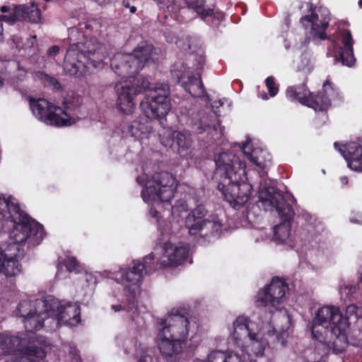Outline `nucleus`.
<instances>
[{
  "label": "nucleus",
  "instance_id": "f257e3e1",
  "mask_svg": "<svg viewBox=\"0 0 362 362\" xmlns=\"http://www.w3.org/2000/svg\"><path fill=\"white\" fill-rule=\"evenodd\" d=\"M122 80L115 85L117 95V108L123 114L131 115L135 110L134 100L141 92L145 98L140 107L146 117L161 119L166 117L172 108L170 87L165 81L151 83L140 75L122 77Z\"/></svg>",
  "mask_w": 362,
  "mask_h": 362
},
{
  "label": "nucleus",
  "instance_id": "f03ea898",
  "mask_svg": "<svg viewBox=\"0 0 362 362\" xmlns=\"http://www.w3.org/2000/svg\"><path fill=\"white\" fill-rule=\"evenodd\" d=\"M281 319L284 325L279 327L277 331L272 324L271 313L266 314L265 320L261 321L259 326L245 316H239L230 329L228 344L231 348H240L249 356L252 354L262 355L269 341H280L284 346L288 336L287 329L290 319L286 313L281 314Z\"/></svg>",
  "mask_w": 362,
  "mask_h": 362
},
{
  "label": "nucleus",
  "instance_id": "7ed1b4c3",
  "mask_svg": "<svg viewBox=\"0 0 362 362\" xmlns=\"http://www.w3.org/2000/svg\"><path fill=\"white\" fill-rule=\"evenodd\" d=\"M214 160L216 174L220 175L218 190L233 208L243 206L252 189L246 177L245 163L233 152H222Z\"/></svg>",
  "mask_w": 362,
  "mask_h": 362
},
{
  "label": "nucleus",
  "instance_id": "20e7f679",
  "mask_svg": "<svg viewBox=\"0 0 362 362\" xmlns=\"http://www.w3.org/2000/svg\"><path fill=\"white\" fill-rule=\"evenodd\" d=\"M188 252L187 245L166 243L163 245V254L160 257H156L152 252L145 256L142 260L133 261L129 271L120 272V279L124 284L125 289L135 296L146 275L160 268L181 264L187 259Z\"/></svg>",
  "mask_w": 362,
  "mask_h": 362
},
{
  "label": "nucleus",
  "instance_id": "39448f33",
  "mask_svg": "<svg viewBox=\"0 0 362 362\" xmlns=\"http://www.w3.org/2000/svg\"><path fill=\"white\" fill-rule=\"evenodd\" d=\"M80 33L76 28L69 30V47L64 57V69L71 76L81 77L90 67H100L107 56L106 48L96 38L77 42Z\"/></svg>",
  "mask_w": 362,
  "mask_h": 362
},
{
  "label": "nucleus",
  "instance_id": "423d86ee",
  "mask_svg": "<svg viewBox=\"0 0 362 362\" xmlns=\"http://www.w3.org/2000/svg\"><path fill=\"white\" fill-rule=\"evenodd\" d=\"M0 218L13 223L10 238L14 244L21 245L28 242L29 245L35 246L45 236L43 226L21 210L11 197L8 199L0 197Z\"/></svg>",
  "mask_w": 362,
  "mask_h": 362
},
{
  "label": "nucleus",
  "instance_id": "0eeeda50",
  "mask_svg": "<svg viewBox=\"0 0 362 362\" xmlns=\"http://www.w3.org/2000/svg\"><path fill=\"white\" fill-rule=\"evenodd\" d=\"M259 199L265 210L276 209L284 223L273 229L272 240L276 243H287L291 236V220L294 211L291 206L286 203L285 197L274 187L264 179L259 187Z\"/></svg>",
  "mask_w": 362,
  "mask_h": 362
},
{
  "label": "nucleus",
  "instance_id": "6e6552de",
  "mask_svg": "<svg viewBox=\"0 0 362 362\" xmlns=\"http://www.w3.org/2000/svg\"><path fill=\"white\" fill-rule=\"evenodd\" d=\"M176 187L175 179L167 172L156 173L146 182L145 189L141 191V197L144 202L152 206L150 213L158 222L160 221V213L157 208L172 199Z\"/></svg>",
  "mask_w": 362,
  "mask_h": 362
},
{
  "label": "nucleus",
  "instance_id": "1a4fd4ad",
  "mask_svg": "<svg viewBox=\"0 0 362 362\" xmlns=\"http://www.w3.org/2000/svg\"><path fill=\"white\" fill-rule=\"evenodd\" d=\"M37 307L45 308L48 315L47 329L54 330L62 325L75 327L81 322L80 306L76 303L59 300L52 296H47L45 300L37 302Z\"/></svg>",
  "mask_w": 362,
  "mask_h": 362
},
{
  "label": "nucleus",
  "instance_id": "9d476101",
  "mask_svg": "<svg viewBox=\"0 0 362 362\" xmlns=\"http://www.w3.org/2000/svg\"><path fill=\"white\" fill-rule=\"evenodd\" d=\"M349 326V322L344 318L338 308L324 306L316 312L312 322L311 332L313 338L323 343L329 334L338 337Z\"/></svg>",
  "mask_w": 362,
  "mask_h": 362
},
{
  "label": "nucleus",
  "instance_id": "9b49d317",
  "mask_svg": "<svg viewBox=\"0 0 362 362\" xmlns=\"http://www.w3.org/2000/svg\"><path fill=\"white\" fill-rule=\"evenodd\" d=\"M33 115L44 123L56 127L69 126L77 120L76 106L65 102L64 107L56 106L45 99L30 100Z\"/></svg>",
  "mask_w": 362,
  "mask_h": 362
},
{
  "label": "nucleus",
  "instance_id": "f8f14e48",
  "mask_svg": "<svg viewBox=\"0 0 362 362\" xmlns=\"http://www.w3.org/2000/svg\"><path fill=\"white\" fill-rule=\"evenodd\" d=\"M336 94V90L329 81L324 83L322 92L316 95L307 89L305 81L300 86L288 87L286 91V97L290 100H298L303 105L321 112L327 110L331 105V98H334Z\"/></svg>",
  "mask_w": 362,
  "mask_h": 362
},
{
  "label": "nucleus",
  "instance_id": "ddd939ff",
  "mask_svg": "<svg viewBox=\"0 0 362 362\" xmlns=\"http://www.w3.org/2000/svg\"><path fill=\"white\" fill-rule=\"evenodd\" d=\"M153 47L146 42H142L134 49L133 54H116L111 59V68L121 77L134 76L148 61Z\"/></svg>",
  "mask_w": 362,
  "mask_h": 362
},
{
  "label": "nucleus",
  "instance_id": "4468645a",
  "mask_svg": "<svg viewBox=\"0 0 362 362\" xmlns=\"http://www.w3.org/2000/svg\"><path fill=\"white\" fill-rule=\"evenodd\" d=\"M196 324L185 315L172 311L158 320L157 331L186 344L191 332H194Z\"/></svg>",
  "mask_w": 362,
  "mask_h": 362
},
{
  "label": "nucleus",
  "instance_id": "2eb2a0df",
  "mask_svg": "<svg viewBox=\"0 0 362 362\" xmlns=\"http://www.w3.org/2000/svg\"><path fill=\"white\" fill-rule=\"evenodd\" d=\"M207 211L202 205H198L185 218V227L191 235L206 238L210 235H218L222 224L219 221L205 218Z\"/></svg>",
  "mask_w": 362,
  "mask_h": 362
},
{
  "label": "nucleus",
  "instance_id": "dca6fc26",
  "mask_svg": "<svg viewBox=\"0 0 362 362\" xmlns=\"http://www.w3.org/2000/svg\"><path fill=\"white\" fill-rule=\"evenodd\" d=\"M171 74L192 96L203 97L205 102H209V96L205 93L200 76H194L184 64L175 63L171 69Z\"/></svg>",
  "mask_w": 362,
  "mask_h": 362
},
{
  "label": "nucleus",
  "instance_id": "f3484780",
  "mask_svg": "<svg viewBox=\"0 0 362 362\" xmlns=\"http://www.w3.org/2000/svg\"><path fill=\"white\" fill-rule=\"evenodd\" d=\"M288 286L279 279H273L264 288L259 291L257 303L259 305L278 310L286 299Z\"/></svg>",
  "mask_w": 362,
  "mask_h": 362
},
{
  "label": "nucleus",
  "instance_id": "a211bd4d",
  "mask_svg": "<svg viewBox=\"0 0 362 362\" xmlns=\"http://www.w3.org/2000/svg\"><path fill=\"white\" fill-rule=\"evenodd\" d=\"M309 9L311 14L300 18V22L305 28L310 29L309 38L320 40L326 39L325 30L329 21V11L326 8L320 7L315 12L313 9L312 5H310Z\"/></svg>",
  "mask_w": 362,
  "mask_h": 362
},
{
  "label": "nucleus",
  "instance_id": "6ab92c4d",
  "mask_svg": "<svg viewBox=\"0 0 362 362\" xmlns=\"http://www.w3.org/2000/svg\"><path fill=\"white\" fill-rule=\"evenodd\" d=\"M48 317H50V315H48L45 309H43L41 313H35L23 320L28 337V339L25 337L21 338L20 345L23 347L21 350H28L30 346H38L35 344L36 336L34 332L43 327L47 329V319Z\"/></svg>",
  "mask_w": 362,
  "mask_h": 362
},
{
  "label": "nucleus",
  "instance_id": "aec40b11",
  "mask_svg": "<svg viewBox=\"0 0 362 362\" xmlns=\"http://www.w3.org/2000/svg\"><path fill=\"white\" fill-rule=\"evenodd\" d=\"M156 343L161 357L168 361L175 360L186 344L160 331H157Z\"/></svg>",
  "mask_w": 362,
  "mask_h": 362
},
{
  "label": "nucleus",
  "instance_id": "412c9836",
  "mask_svg": "<svg viewBox=\"0 0 362 362\" xmlns=\"http://www.w3.org/2000/svg\"><path fill=\"white\" fill-rule=\"evenodd\" d=\"M241 151L247 158L256 166L264 169L272 163L270 153L251 140L240 146Z\"/></svg>",
  "mask_w": 362,
  "mask_h": 362
},
{
  "label": "nucleus",
  "instance_id": "4be33fe9",
  "mask_svg": "<svg viewBox=\"0 0 362 362\" xmlns=\"http://www.w3.org/2000/svg\"><path fill=\"white\" fill-rule=\"evenodd\" d=\"M130 269L131 266L127 268H119V269L117 271L105 270L102 273L103 276L114 279L116 282L121 284L124 287V291L127 300V305H112L111 309L115 312H119L123 310H127L128 312L134 313L136 311V298L140 293L141 288L139 289L138 293L135 296H133V295H132L129 291L125 289L124 284L122 281V279H120V272L122 271H129Z\"/></svg>",
  "mask_w": 362,
  "mask_h": 362
},
{
  "label": "nucleus",
  "instance_id": "5701e85b",
  "mask_svg": "<svg viewBox=\"0 0 362 362\" xmlns=\"http://www.w3.org/2000/svg\"><path fill=\"white\" fill-rule=\"evenodd\" d=\"M334 147L342 154L347 162L348 167L352 170L362 172V146L355 142H351L344 146V148H337L338 144L334 143Z\"/></svg>",
  "mask_w": 362,
  "mask_h": 362
},
{
  "label": "nucleus",
  "instance_id": "b1692460",
  "mask_svg": "<svg viewBox=\"0 0 362 362\" xmlns=\"http://www.w3.org/2000/svg\"><path fill=\"white\" fill-rule=\"evenodd\" d=\"M40 11L34 3L15 6L13 8V21H25L36 23L40 21Z\"/></svg>",
  "mask_w": 362,
  "mask_h": 362
},
{
  "label": "nucleus",
  "instance_id": "393cba45",
  "mask_svg": "<svg viewBox=\"0 0 362 362\" xmlns=\"http://www.w3.org/2000/svg\"><path fill=\"white\" fill-rule=\"evenodd\" d=\"M343 48H340L339 59L344 65L351 66L355 62L353 51V39L349 30H343L340 33Z\"/></svg>",
  "mask_w": 362,
  "mask_h": 362
},
{
  "label": "nucleus",
  "instance_id": "a878e982",
  "mask_svg": "<svg viewBox=\"0 0 362 362\" xmlns=\"http://www.w3.org/2000/svg\"><path fill=\"white\" fill-rule=\"evenodd\" d=\"M148 119V117L139 118L133 121L127 127L129 135L138 140L148 138L153 127Z\"/></svg>",
  "mask_w": 362,
  "mask_h": 362
},
{
  "label": "nucleus",
  "instance_id": "bb28decb",
  "mask_svg": "<svg viewBox=\"0 0 362 362\" xmlns=\"http://www.w3.org/2000/svg\"><path fill=\"white\" fill-rule=\"evenodd\" d=\"M223 100H215L211 103V110L207 115H203L200 117V125L198 128L199 134H202L204 132L209 131L213 129L216 130V124H218V115L214 110L215 108H218L223 104Z\"/></svg>",
  "mask_w": 362,
  "mask_h": 362
},
{
  "label": "nucleus",
  "instance_id": "cd10ccee",
  "mask_svg": "<svg viewBox=\"0 0 362 362\" xmlns=\"http://www.w3.org/2000/svg\"><path fill=\"white\" fill-rule=\"evenodd\" d=\"M194 362H245V360L242 355L235 351L214 350L208 355L206 361L197 360Z\"/></svg>",
  "mask_w": 362,
  "mask_h": 362
},
{
  "label": "nucleus",
  "instance_id": "c85d7f7f",
  "mask_svg": "<svg viewBox=\"0 0 362 362\" xmlns=\"http://www.w3.org/2000/svg\"><path fill=\"white\" fill-rule=\"evenodd\" d=\"M181 6L186 7L189 10H192L202 19L213 15V8L206 6L204 0H180Z\"/></svg>",
  "mask_w": 362,
  "mask_h": 362
},
{
  "label": "nucleus",
  "instance_id": "c756f323",
  "mask_svg": "<svg viewBox=\"0 0 362 362\" xmlns=\"http://www.w3.org/2000/svg\"><path fill=\"white\" fill-rule=\"evenodd\" d=\"M175 142L180 156L187 158L192 153V139L190 134L185 132H176Z\"/></svg>",
  "mask_w": 362,
  "mask_h": 362
},
{
  "label": "nucleus",
  "instance_id": "7c9ffc66",
  "mask_svg": "<svg viewBox=\"0 0 362 362\" xmlns=\"http://www.w3.org/2000/svg\"><path fill=\"white\" fill-rule=\"evenodd\" d=\"M39 300H45V299H37L35 301H32L30 300H22L17 308L18 315L23 320H25L26 317H28L31 315L35 313L42 312L44 308H38L37 307V302Z\"/></svg>",
  "mask_w": 362,
  "mask_h": 362
},
{
  "label": "nucleus",
  "instance_id": "2f4dec72",
  "mask_svg": "<svg viewBox=\"0 0 362 362\" xmlns=\"http://www.w3.org/2000/svg\"><path fill=\"white\" fill-rule=\"evenodd\" d=\"M21 272V265L16 257H5V263L2 265L0 274H4L7 276H13Z\"/></svg>",
  "mask_w": 362,
  "mask_h": 362
},
{
  "label": "nucleus",
  "instance_id": "473e14b6",
  "mask_svg": "<svg viewBox=\"0 0 362 362\" xmlns=\"http://www.w3.org/2000/svg\"><path fill=\"white\" fill-rule=\"evenodd\" d=\"M137 362H158L153 348L140 344L136 349Z\"/></svg>",
  "mask_w": 362,
  "mask_h": 362
},
{
  "label": "nucleus",
  "instance_id": "72a5a7b5",
  "mask_svg": "<svg viewBox=\"0 0 362 362\" xmlns=\"http://www.w3.org/2000/svg\"><path fill=\"white\" fill-rule=\"evenodd\" d=\"M297 71L301 72L305 79L313 69V61L308 54H303L300 56L297 64Z\"/></svg>",
  "mask_w": 362,
  "mask_h": 362
},
{
  "label": "nucleus",
  "instance_id": "f704fd0d",
  "mask_svg": "<svg viewBox=\"0 0 362 362\" xmlns=\"http://www.w3.org/2000/svg\"><path fill=\"white\" fill-rule=\"evenodd\" d=\"M176 132H173L170 129H164L163 132L160 134V141L161 144L165 147H171L175 141Z\"/></svg>",
  "mask_w": 362,
  "mask_h": 362
},
{
  "label": "nucleus",
  "instance_id": "c9c22d12",
  "mask_svg": "<svg viewBox=\"0 0 362 362\" xmlns=\"http://www.w3.org/2000/svg\"><path fill=\"white\" fill-rule=\"evenodd\" d=\"M64 265L69 272L78 273L82 271V266L76 260V257L67 256L64 261Z\"/></svg>",
  "mask_w": 362,
  "mask_h": 362
},
{
  "label": "nucleus",
  "instance_id": "e433bc0d",
  "mask_svg": "<svg viewBox=\"0 0 362 362\" xmlns=\"http://www.w3.org/2000/svg\"><path fill=\"white\" fill-rule=\"evenodd\" d=\"M188 208V205L185 200H178L172 206V214L174 216H180L182 213L187 212Z\"/></svg>",
  "mask_w": 362,
  "mask_h": 362
},
{
  "label": "nucleus",
  "instance_id": "4c0bfd02",
  "mask_svg": "<svg viewBox=\"0 0 362 362\" xmlns=\"http://www.w3.org/2000/svg\"><path fill=\"white\" fill-rule=\"evenodd\" d=\"M82 281L86 283V286L90 290L94 289L98 283L96 277L92 273L88 272L83 274Z\"/></svg>",
  "mask_w": 362,
  "mask_h": 362
},
{
  "label": "nucleus",
  "instance_id": "58836bf2",
  "mask_svg": "<svg viewBox=\"0 0 362 362\" xmlns=\"http://www.w3.org/2000/svg\"><path fill=\"white\" fill-rule=\"evenodd\" d=\"M72 28L78 29V31L80 33L79 35L76 36V37L78 38L77 39V42H84L86 39L87 40H90L91 38V37H88L85 35H83L81 33V30H82L83 28H86V30H92L93 28H92V25L91 24L88 23H80L78 28H77V27H72V28H69L68 29V33H69V30L72 29Z\"/></svg>",
  "mask_w": 362,
  "mask_h": 362
},
{
  "label": "nucleus",
  "instance_id": "ea45409f",
  "mask_svg": "<svg viewBox=\"0 0 362 362\" xmlns=\"http://www.w3.org/2000/svg\"><path fill=\"white\" fill-rule=\"evenodd\" d=\"M265 83L268 88L270 96L274 97L279 91V88L275 83L274 78L273 76L267 77L265 80Z\"/></svg>",
  "mask_w": 362,
  "mask_h": 362
},
{
  "label": "nucleus",
  "instance_id": "a19ab883",
  "mask_svg": "<svg viewBox=\"0 0 362 362\" xmlns=\"http://www.w3.org/2000/svg\"><path fill=\"white\" fill-rule=\"evenodd\" d=\"M252 235L256 238V242L265 241L268 240H272L271 233H268L264 230H255L252 232Z\"/></svg>",
  "mask_w": 362,
  "mask_h": 362
},
{
  "label": "nucleus",
  "instance_id": "79ce46f5",
  "mask_svg": "<svg viewBox=\"0 0 362 362\" xmlns=\"http://www.w3.org/2000/svg\"><path fill=\"white\" fill-rule=\"evenodd\" d=\"M359 309L355 305H350L347 306L346 309V318L347 322H349V320L351 318L357 319L358 318V312Z\"/></svg>",
  "mask_w": 362,
  "mask_h": 362
},
{
  "label": "nucleus",
  "instance_id": "37998d69",
  "mask_svg": "<svg viewBox=\"0 0 362 362\" xmlns=\"http://www.w3.org/2000/svg\"><path fill=\"white\" fill-rule=\"evenodd\" d=\"M326 356L321 354H315L310 352L307 355V360L308 362H325Z\"/></svg>",
  "mask_w": 362,
  "mask_h": 362
},
{
  "label": "nucleus",
  "instance_id": "c03bdc74",
  "mask_svg": "<svg viewBox=\"0 0 362 362\" xmlns=\"http://www.w3.org/2000/svg\"><path fill=\"white\" fill-rule=\"evenodd\" d=\"M69 353L70 356L71 357V358L74 361H75L76 362L78 361L79 356H78L77 350L76 349V348L74 346H73L71 345L69 346Z\"/></svg>",
  "mask_w": 362,
  "mask_h": 362
},
{
  "label": "nucleus",
  "instance_id": "a18cd8bd",
  "mask_svg": "<svg viewBox=\"0 0 362 362\" xmlns=\"http://www.w3.org/2000/svg\"><path fill=\"white\" fill-rule=\"evenodd\" d=\"M159 225L160 227L161 233L163 234H170V233L175 232L176 229L173 228V226L172 225L170 227H167V228L161 227V225L160 223H159Z\"/></svg>",
  "mask_w": 362,
  "mask_h": 362
},
{
  "label": "nucleus",
  "instance_id": "49530a36",
  "mask_svg": "<svg viewBox=\"0 0 362 362\" xmlns=\"http://www.w3.org/2000/svg\"><path fill=\"white\" fill-rule=\"evenodd\" d=\"M59 52V47L58 46H52L47 50V54L50 57L55 56Z\"/></svg>",
  "mask_w": 362,
  "mask_h": 362
},
{
  "label": "nucleus",
  "instance_id": "de8ad7c7",
  "mask_svg": "<svg viewBox=\"0 0 362 362\" xmlns=\"http://www.w3.org/2000/svg\"><path fill=\"white\" fill-rule=\"evenodd\" d=\"M350 221L352 223L362 225V214H358L356 216H351Z\"/></svg>",
  "mask_w": 362,
  "mask_h": 362
},
{
  "label": "nucleus",
  "instance_id": "09e8293b",
  "mask_svg": "<svg viewBox=\"0 0 362 362\" xmlns=\"http://www.w3.org/2000/svg\"><path fill=\"white\" fill-rule=\"evenodd\" d=\"M340 182H341V185H347L348 182H349L348 177H346V176L341 177H340Z\"/></svg>",
  "mask_w": 362,
  "mask_h": 362
},
{
  "label": "nucleus",
  "instance_id": "8fccbe9b",
  "mask_svg": "<svg viewBox=\"0 0 362 362\" xmlns=\"http://www.w3.org/2000/svg\"><path fill=\"white\" fill-rule=\"evenodd\" d=\"M204 59L202 58V57H199V68H202L203 64H204Z\"/></svg>",
  "mask_w": 362,
  "mask_h": 362
},
{
  "label": "nucleus",
  "instance_id": "3c124183",
  "mask_svg": "<svg viewBox=\"0 0 362 362\" xmlns=\"http://www.w3.org/2000/svg\"><path fill=\"white\" fill-rule=\"evenodd\" d=\"M122 4L126 8H129L130 7V4H129L128 0H123Z\"/></svg>",
  "mask_w": 362,
  "mask_h": 362
},
{
  "label": "nucleus",
  "instance_id": "603ef678",
  "mask_svg": "<svg viewBox=\"0 0 362 362\" xmlns=\"http://www.w3.org/2000/svg\"><path fill=\"white\" fill-rule=\"evenodd\" d=\"M0 11L2 12V13H5L6 11H8V8L6 6H1L0 8Z\"/></svg>",
  "mask_w": 362,
  "mask_h": 362
},
{
  "label": "nucleus",
  "instance_id": "864d4df0",
  "mask_svg": "<svg viewBox=\"0 0 362 362\" xmlns=\"http://www.w3.org/2000/svg\"><path fill=\"white\" fill-rule=\"evenodd\" d=\"M129 9L132 13H134L136 11V8L134 6H130Z\"/></svg>",
  "mask_w": 362,
  "mask_h": 362
},
{
  "label": "nucleus",
  "instance_id": "5fc2aeb1",
  "mask_svg": "<svg viewBox=\"0 0 362 362\" xmlns=\"http://www.w3.org/2000/svg\"><path fill=\"white\" fill-rule=\"evenodd\" d=\"M262 98L263 100H267V99H268V97H267V93H264L262 94Z\"/></svg>",
  "mask_w": 362,
  "mask_h": 362
},
{
  "label": "nucleus",
  "instance_id": "6e6d98bb",
  "mask_svg": "<svg viewBox=\"0 0 362 362\" xmlns=\"http://www.w3.org/2000/svg\"><path fill=\"white\" fill-rule=\"evenodd\" d=\"M45 78H47L48 79H49L52 82L54 81V78H49L47 75H45Z\"/></svg>",
  "mask_w": 362,
  "mask_h": 362
},
{
  "label": "nucleus",
  "instance_id": "4d7b16f0",
  "mask_svg": "<svg viewBox=\"0 0 362 362\" xmlns=\"http://www.w3.org/2000/svg\"><path fill=\"white\" fill-rule=\"evenodd\" d=\"M358 5L362 8V0L358 1Z\"/></svg>",
  "mask_w": 362,
  "mask_h": 362
},
{
  "label": "nucleus",
  "instance_id": "13d9d810",
  "mask_svg": "<svg viewBox=\"0 0 362 362\" xmlns=\"http://www.w3.org/2000/svg\"><path fill=\"white\" fill-rule=\"evenodd\" d=\"M136 180H137V182L139 183H140L141 182V177H137Z\"/></svg>",
  "mask_w": 362,
  "mask_h": 362
},
{
  "label": "nucleus",
  "instance_id": "bf43d9fd",
  "mask_svg": "<svg viewBox=\"0 0 362 362\" xmlns=\"http://www.w3.org/2000/svg\"><path fill=\"white\" fill-rule=\"evenodd\" d=\"M125 351H126L127 354L129 353V351H128L127 349L125 350Z\"/></svg>",
  "mask_w": 362,
  "mask_h": 362
}]
</instances>
